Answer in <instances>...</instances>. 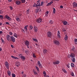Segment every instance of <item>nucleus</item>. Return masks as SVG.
<instances>
[{"mask_svg": "<svg viewBox=\"0 0 77 77\" xmlns=\"http://www.w3.org/2000/svg\"><path fill=\"white\" fill-rule=\"evenodd\" d=\"M11 36L9 35H6V38L7 40L9 42L11 41Z\"/></svg>", "mask_w": 77, "mask_h": 77, "instance_id": "1", "label": "nucleus"}, {"mask_svg": "<svg viewBox=\"0 0 77 77\" xmlns=\"http://www.w3.org/2000/svg\"><path fill=\"white\" fill-rule=\"evenodd\" d=\"M53 43L56 45H59L60 44L59 42L57 40H54L53 41Z\"/></svg>", "mask_w": 77, "mask_h": 77, "instance_id": "2", "label": "nucleus"}, {"mask_svg": "<svg viewBox=\"0 0 77 77\" xmlns=\"http://www.w3.org/2000/svg\"><path fill=\"white\" fill-rule=\"evenodd\" d=\"M11 41H12L13 42H15V39L13 36H11Z\"/></svg>", "mask_w": 77, "mask_h": 77, "instance_id": "3", "label": "nucleus"}, {"mask_svg": "<svg viewBox=\"0 0 77 77\" xmlns=\"http://www.w3.org/2000/svg\"><path fill=\"white\" fill-rule=\"evenodd\" d=\"M5 18L9 21H11V18L8 15H6L5 16Z\"/></svg>", "mask_w": 77, "mask_h": 77, "instance_id": "4", "label": "nucleus"}, {"mask_svg": "<svg viewBox=\"0 0 77 77\" xmlns=\"http://www.w3.org/2000/svg\"><path fill=\"white\" fill-rule=\"evenodd\" d=\"M47 34L49 38H50L52 34H51V33L50 32H48L47 33Z\"/></svg>", "mask_w": 77, "mask_h": 77, "instance_id": "5", "label": "nucleus"}, {"mask_svg": "<svg viewBox=\"0 0 77 77\" xmlns=\"http://www.w3.org/2000/svg\"><path fill=\"white\" fill-rule=\"evenodd\" d=\"M36 22L38 23H40L42 22V19L40 18L38 19L37 20Z\"/></svg>", "mask_w": 77, "mask_h": 77, "instance_id": "6", "label": "nucleus"}, {"mask_svg": "<svg viewBox=\"0 0 77 77\" xmlns=\"http://www.w3.org/2000/svg\"><path fill=\"white\" fill-rule=\"evenodd\" d=\"M5 66H6L7 68V69H9V63H8V62L7 61H6L5 62Z\"/></svg>", "mask_w": 77, "mask_h": 77, "instance_id": "7", "label": "nucleus"}, {"mask_svg": "<svg viewBox=\"0 0 77 77\" xmlns=\"http://www.w3.org/2000/svg\"><path fill=\"white\" fill-rule=\"evenodd\" d=\"M39 2V1H38L37 2V4H36V5H37V8H38L39 6H41V5H40V2Z\"/></svg>", "mask_w": 77, "mask_h": 77, "instance_id": "8", "label": "nucleus"}, {"mask_svg": "<svg viewBox=\"0 0 77 77\" xmlns=\"http://www.w3.org/2000/svg\"><path fill=\"white\" fill-rule=\"evenodd\" d=\"M38 65L39 68H42V65L41 64V62L39 61L38 62Z\"/></svg>", "mask_w": 77, "mask_h": 77, "instance_id": "9", "label": "nucleus"}, {"mask_svg": "<svg viewBox=\"0 0 77 77\" xmlns=\"http://www.w3.org/2000/svg\"><path fill=\"white\" fill-rule=\"evenodd\" d=\"M72 5L73 8H75V7H77V4L75 2L73 3Z\"/></svg>", "mask_w": 77, "mask_h": 77, "instance_id": "10", "label": "nucleus"}, {"mask_svg": "<svg viewBox=\"0 0 77 77\" xmlns=\"http://www.w3.org/2000/svg\"><path fill=\"white\" fill-rule=\"evenodd\" d=\"M20 65V63L19 62L17 61L15 63V65L16 66H19Z\"/></svg>", "mask_w": 77, "mask_h": 77, "instance_id": "11", "label": "nucleus"}, {"mask_svg": "<svg viewBox=\"0 0 77 77\" xmlns=\"http://www.w3.org/2000/svg\"><path fill=\"white\" fill-rule=\"evenodd\" d=\"M25 44L27 45V46H28L29 45V44H30V43H29V42L28 41H26L25 42Z\"/></svg>", "mask_w": 77, "mask_h": 77, "instance_id": "12", "label": "nucleus"}, {"mask_svg": "<svg viewBox=\"0 0 77 77\" xmlns=\"http://www.w3.org/2000/svg\"><path fill=\"white\" fill-rule=\"evenodd\" d=\"M16 4L17 5H20L21 4V2L20 1H17L16 2Z\"/></svg>", "mask_w": 77, "mask_h": 77, "instance_id": "13", "label": "nucleus"}, {"mask_svg": "<svg viewBox=\"0 0 77 77\" xmlns=\"http://www.w3.org/2000/svg\"><path fill=\"white\" fill-rule=\"evenodd\" d=\"M60 63V62H59V61L57 60L55 62H54L53 63L54 65H56V64H59Z\"/></svg>", "mask_w": 77, "mask_h": 77, "instance_id": "14", "label": "nucleus"}, {"mask_svg": "<svg viewBox=\"0 0 77 77\" xmlns=\"http://www.w3.org/2000/svg\"><path fill=\"white\" fill-rule=\"evenodd\" d=\"M34 29L35 32H37L38 31V28H37V27H36V26H34Z\"/></svg>", "mask_w": 77, "mask_h": 77, "instance_id": "15", "label": "nucleus"}, {"mask_svg": "<svg viewBox=\"0 0 77 77\" xmlns=\"http://www.w3.org/2000/svg\"><path fill=\"white\" fill-rule=\"evenodd\" d=\"M70 56L71 57H72V58L73 57H75V54H74L72 53L70 54Z\"/></svg>", "mask_w": 77, "mask_h": 77, "instance_id": "16", "label": "nucleus"}, {"mask_svg": "<svg viewBox=\"0 0 77 77\" xmlns=\"http://www.w3.org/2000/svg\"><path fill=\"white\" fill-rule=\"evenodd\" d=\"M11 57L13 58V59H18V58L16 57H15L14 56L11 55Z\"/></svg>", "mask_w": 77, "mask_h": 77, "instance_id": "17", "label": "nucleus"}, {"mask_svg": "<svg viewBox=\"0 0 77 77\" xmlns=\"http://www.w3.org/2000/svg\"><path fill=\"white\" fill-rule=\"evenodd\" d=\"M63 24L64 26H66V24H68V22L66 21H63Z\"/></svg>", "mask_w": 77, "mask_h": 77, "instance_id": "18", "label": "nucleus"}, {"mask_svg": "<svg viewBox=\"0 0 77 77\" xmlns=\"http://www.w3.org/2000/svg\"><path fill=\"white\" fill-rule=\"evenodd\" d=\"M52 3H53L52 2H50L47 4L46 6H50V5H51L52 4Z\"/></svg>", "mask_w": 77, "mask_h": 77, "instance_id": "19", "label": "nucleus"}, {"mask_svg": "<svg viewBox=\"0 0 77 77\" xmlns=\"http://www.w3.org/2000/svg\"><path fill=\"white\" fill-rule=\"evenodd\" d=\"M7 73L9 76H11V72L9 70H8L7 71Z\"/></svg>", "mask_w": 77, "mask_h": 77, "instance_id": "20", "label": "nucleus"}, {"mask_svg": "<svg viewBox=\"0 0 77 77\" xmlns=\"http://www.w3.org/2000/svg\"><path fill=\"white\" fill-rule=\"evenodd\" d=\"M68 36L67 35H66V36L64 37V40L65 41H67V39H68Z\"/></svg>", "mask_w": 77, "mask_h": 77, "instance_id": "21", "label": "nucleus"}, {"mask_svg": "<svg viewBox=\"0 0 77 77\" xmlns=\"http://www.w3.org/2000/svg\"><path fill=\"white\" fill-rule=\"evenodd\" d=\"M43 53H45V54H47V50L46 49H44L43 50Z\"/></svg>", "mask_w": 77, "mask_h": 77, "instance_id": "22", "label": "nucleus"}, {"mask_svg": "<svg viewBox=\"0 0 77 77\" xmlns=\"http://www.w3.org/2000/svg\"><path fill=\"white\" fill-rule=\"evenodd\" d=\"M27 27H28V25L24 27V29H25L26 31V32H27Z\"/></svg>", "mask_w": 77, "mask_h": 77, "instance_id": "23", "label": "nucleus"}, {"mask_svg": "<svg viewBox=\"0 0 77 77\" xmlns=\"http://www.w3.org/2000/svg\"><path fill=\"white\" fill-rule=\"evenodd\" d=\"M44 74V75L45 77L47 75V74L46 73V72L45 71H44L43 72Z\"/></svg>", "mask_w": 77, "mask_h": 77, "instance_id": "24", "label": "nucleus"}, {"mask_svg": "<svg viewBox=\"0 0 77 77\" xmlns=\"http://www.w3.org/2000/svg\"><path fill=\"white\" fill-rule=\"evenodd\" d=\"M32 71H33V72H34V74L35 75H36V74H37V72H36V71H35V70L33 69L32 70Z\"/></svg>", "mask_w": 77, "mask_h": 77, "instance_id": "25", "label": "nucleus"}, {"mask_svg": "<svg viewBox=\"0 0 77 77\" xmlns=\"http://www.w3.org/2000/svg\"><path fill=\"white\" fill-rule=\"evenodd\" d=\"M75 44V45H77V39L75 38L74 39Z\"/></svg>", "mask_w": 77, "mask_h": 77, "instance_id": "26", "label": "nucleus"}, {"mask_svg": "<svg viewBox=\"0 0 77 77\" xmlns=\"http://www.w3.org/2000/svg\"><path fill=\"white\" fill-rule=\"evenodd\" d=\"M71 66L72 68H74V64L72 63H71Z\"/></svg>", "mask_w": 77, "mask_h": 77, "instance_id": "27", "label": "nucleus"}, {"mask_svg": "<svg viewBox=\"0 0 77 77\" xmlns=\"http://www.w3.org/2000/svg\"><path fill=\"white\" fill-rule=\"evenodd\" d=\"M32 40L34 41H35V42H38V41L36 39L33 38H32Z\"/></svg>", "mask_w": 77, "mask_h": 77, "instance_id": "28", "label": "nucleus"}, {"mask_svg": "<svg viewBox=\"0 0 77 77\" xmlns=\"http://www.w3.org/2000/svg\"><path fill=\"white\" fill-rule=\"evenodd\" d=\"M62 71L64 72V73H67V71L64 69H62Z\"/></svg>", "mask_w": 77, "mask_h": 77, "instance_id": "29", "label": "nucleus"}, {"mask_svg": "<svg viewBox=\"0 0 77 77\" xmlns=\"http://www.w3.org/2000/svg\"><path fill=\"white\" fill-rule=\"evenodd\" d=\"M48 13H49L48 11H47L45 13V16L46 17H47L48 16Z\"/></svg>", "mask_w": 77, "mask_h": 77, "instance_id": "30", "label": "nucleus"}, {"mask_svg": "<svg viewBox=\"0 0 77 77\" xmlns=\"http://www.w3.org/2000/svg\"><path fill=\"white\" fill-rule=\"evenodd\" d=\"M49 23L50 24H53V21L52 20H50L49 21Z\"/></svg>", "mask_w": 77, "mask_h": 77, "instance_id": "31", "label": "nucleus"}, {"mask_svg": "<svg viewBox=\"0 0 77 77\" xmlns=\"http://www.w3.org/2000/svg\"><path fill=\"white\" fill-rule=\"evenodd\" d=\"M55 13H56V9L54 8H53V13L55 14Z\"/></svg>", "mask_w": 77, "mask_h": 77, "instance_id": "32", "label": "nucleus"}, {"mask_svg": "<svg viewBox=\"0 0 77 77\" xmlns=\"http://www.w3.org/2000/svg\"><path fill=\"white\" fill-rule=\"evenodd\" d=\"M35 13H38L39 12V9H37L35 11Z\"/></svg>", "mask_w": 77, "mask_h": 77, "instance_id": "33", "label": "nucleus"}, {"mask_svg": "<svg viewBox=\"0 0 77 77\" xmlns=\"http://www.w3.org/2000/svg\"><path fill=\"white\" fill-rule=\"evenodd\" d=\"M21 57V59H23V60H25V59L26 58H25V57H24L23 56H22Z\"/></svg>", "mask_w": 77, "mask_h": 77, "instance_id": "34", "label": "nucleus"}, {"mask_svg": "<svg viewBox=\"0 0 77 77\" xmlns=\"http://www.w3.org/2000/svg\"><path fill=\"white\" fill-rule=\"evenodd\" d=\"M75 58H73L72 59V62H75Z\"/></svg>", "mask_w": 77, "mask_h": 77, "instance_id": "35", "label": "nucleus"}, {"mask_svg": "<svg viewBox=\"0 0 77 77\" xmlns=\"http://www.w3.org/2000/svg\"><path fill=\"white\" fill-rule=\"evenodd\" d=\"M14 37H15L16 38H17V34L16 33H14Z\"/></svg>", "mask_w": 77, "mask_h": 77, "instance_id": "36", "label": "nucleus"}, {"mask_svg": "<svg viewBox=\"0 0 77 77\" xmlns=\"http://www.w3.org/2000/svg\"><path fill=\"white\" fill-rule=\"evenodd\" d=\"M0 18L1 20H3V15H0Z\"/></svg>", "mask_w": 77, "mask_h": 77, "instance_id": "37", "label": "nucleus"}, {"mask_svg": "<svg viewBox=\"0 0 77 77\" xmlns=\"http://www.w3.org/2000/svg\"><path fill=\"white\" fill-rule=\"evenodd\" d=\"M11 75L12 77H15V76H16L15 74L14 73H12Z\"/></svg>", "mask_w": 77, "mask_h": 77, "instance_id": "38", "label": "nucleus"}, {"mask_svg": "<svg viewBox=\"0 0 77 77\" xmlns=\"http://www.w3.org/2000/svg\"><path fill=\"white\" fill-rule=\"evenodd\" d=\"M71 75L72 76H73V77H75V75L74 74V72H71Z\"/></svg>", "mask_w": 77, "mask_h": 77, "instance_id": "39", "label": "nucleus"}, {"mask_svg": "<svg viewBox=\"0 0 77 77\" xmlns=\"http://www.w3.org/2000/svg\"><path fill=\"white\" fill-rule=\"evenodd\" d=\"M33 7H36L37 8V5H36V4L35 3H34L33 5Z\"/></svg>", "mask_w": 77, "mask_h": 77, "instance_id": "40", "label": "nucleus"}, {"mask_svg": "<svg viewBox=\"0 0 77 77\" xmlns=\"http://www.w3.org/2000/svg\"><path fill=\"white\" fill-rule=\"evenodd\" d=\"M16 20L17 21H18V22H19V21H20V18H19L17 17L16 19Z\"/></svg>", "mask_w": 77, "mask_h": 77, "instance_id": "41", "label": "nucleus"}, {"mask_svg": "<svg viewBox=\"0 0 77 77\" xmlns=\"http://www.w3.org/2000/svg\"><path fill=\"white\" fill-rule=\"evenodd\" d=\"M21 1L23 3H24V2H26V0H21Z\"/></svg>", "mask_w": 77, "mask_h": 77, "instance_id": "42", "label": "nucleus"}, {"mask_svg": "<svg viewBox=\"0 0 77 77\" xmlns=\"http://www.w3.org/2000/svg\"><path fill=\"white\" fill-rule=\"evenodd\" d=\"M35 67L36 69H37V71H39V68L36 66H35Z\"/></svg>", "mask_w": 77, "mask_h": 77, "instance_id": "43", "label": "nucleus"}, {"mask_svg": "<svg viewBox=\"0 0 77 77\" xmlns=\"http://www.w3.org/2000/svg\"><path fill=\"white\" fill-rule=\"evenodd\" d=\"M72 50L73 51H75V49L74 47H73L72 49Z\"/></svg>", "mask_w": 77, "mask_h": 77, "instance_id": "44", "label": "nucleus"}, {"mask_svg": "<svg viewBox=\"0 0 77 77\" xmlns=\"http://www.w3.org/2000/svg\"><path fill=\"white\" fill-rule=\"evenodd\" d=\"M1 39L2 41V43H5V41H4V40H3V39H2V38H1Z\"/></svg>", "mask_w": 77, "mask_h": 77, "instance_id": "45", "label": "nucleus"}, {"mask_svg": "<svg viewBox=\"0 0 77 77\" xmlns=\"http://www.w3.org/2000/svg\"><path fill=\"white\" fill-rule=\"evenodd\" d=\"M44 3V2H41V4L40 5V6H42L43 5V4Z\"/></svg>", "mask_w": 77, "mask_h": 77, "instance_id": "46", "label": "nucleus"}, {"mask_svg": "<svg viewBox=\"0 0 77 77\" xmlns=\"http://www.w3.org/2000/svg\"><path fill=\"white\" fill-rule=\"evenodd\" d=\"M32 56H33V57H35H35H36V56H35V54H33Z\"/></svg>", "mask_w": 77, "mask_h": 77, "instance_id": "47", "label": "nucleus"}, {"mask_svg": "<svg viewBox=\"0 0 77 77\" xmlns=\"http://www.w3.org/2000/svg\"><path fill=\"white\" fill-rule=\"evenodd\" d=\"M22 77H26V74H23V75H22Z\"/></svg>", "mask_w": 77, "mask_h": 77, "instance_id": "48", "label": "nucleus"}, {"mask_svg": "<svg viewBox=\"0 0 77 77\" xmlns=\"http://www.w3.org/2000/svg\"><path fill=\"white\" fill-rule=\"evenodd\" d=\"M67 66L68 67V68H69V67H70L69 66V64H68L67 65Z\"/></svg>", "mask_w": 77, "mask_h": 77, "instance_id": "49", "label": "nucleus"}, {"mask_svg": "<svg viewBox=\"0 0 77 77\" xmlns=\"http://www.w3.org/2000/svg\"><path fill=\"white\" fill-rule=\"evenodd\" d=\"M29 9H28L27 10L26 13L27 14H29Z\"/></svg>", "mask_w": 77, "mask_h": 77, "instance_id": "50", "label": "nucleus"}, {"mask_svg": "<svg viewBox=\"0 0 77 77\" xmlns=\"http://www.w3.org/2000/svg\"><path fill=\"white\" fill-rule=\"evenodd\" d=\"M30 28L31 30H32L33 29V26H30Z\"/></svg>", "mask_w": 77, "mask_h": 77, "instance_id": "51", "label": "nucleus"}, {"mask_svg": "<svg viewBox=\"0 0 77 77\" xmlns=\"http://www.w3.org/2000/svg\"><path fill=\"white\" fill-rule=\"evenodd\" d=\"M57 36L58 38H60V35H57Z\"/></svg>", "mask_w": 77, "mask_h": 77, "instance_id": "52", "label": "nucleus"}, {"mask_svg": "<svg viewBox=\"0 0 77 77\" xmlns=\"http://www.w3.org/2000/svg\"><path fill=\"white\" fill-rule=\"evenodd\" d=\"M9 33L10 35H12V33L11 32H9Z\"/></svg>", "mask_w": 77, "mask_h": 77, "instance_id": "53", "label": "nucleus"}, {"mask_svg": "<svg viewBox=\"0 0 77 77\" xmlns=\"http://www.w3.org/2000/svg\"><path fill=\"white\" fill-rule=\"evenodd\" d=\"M57 35H60V31H58Z\"/></svg>", "mask_w": 77, "mask_h": 77, "instance_id": "54", "label": "nucleus"}, {"mask_svg": "<svg viewBox=\"0 0 77 77\" xmlns=\"http://www.w3.org/2000/svg\"><path fill=\"white\" fill-rule=\"evenodd\" d=\"M2 51V48L0 47V51Z\"/></svg>", "mask_w": 77, "mask_h": 77, "instance_id": "55", "label": "nucleus"}, {"mask_svg": "<svg viewBox=\"0 0 77 77\" xmlns=\"http://www.w3.org/2000/svg\"><path fill=\"white\" fill-rule=\"evenodd\" d=\"M10 8L11 10H12L13 9V8H12V7H10Z\"/></svg>", "mask_w": 77, "mask_h": 77, "instance_id": "56", "label": "nucleus"}, {"mask_svg": "<svg viewBox=\"0 0 77 77\" xmlns=\"http://www.w3.org/2000/svg\"><path fill=\"white\" fill-rule=\"evenodd\" d=\"M6 24H8V25H9V23L8 22H6Z\"/></svg>", "mask_w": 77, "mask_h": 77, "instance_id": "57", "label": "nucleus"}, {"mask_svg": "<svg viewBox=\"0 0 77 77\" xmlns=\"http://www.w3.org/2000/svg\"><path fill=\"white\" fill-rule=\"evenodd\" d=\"M11 47H12V48H14V45H11Z\"/></svg>", "mask_w": 77, "mask_h": 77, "instance_id": "58", "label": "nucleus"}, {"mask_svg": "<svg viewBox=\"0 0 77 77\" xmlns=\"http://www.w3.org/2000/svg\"><path fill=\"white\" fill-rule=\"evenodd\" d=\"M8 2H12V0H8Z\"/></svg>", "mask_w": 77, "mask_h": 77, "instance_id": "59", "label": "nucleus"}, {"mask_svg": "<svg viewBox=\"0 0 77 77\" xmlns=\"http://www.w3.org/2000/svg\"><path fill=\"white\" fill-rule=\"evenodd\" d=\"M35 45H36V46H37V47L39 46V45H38L37 44H35Z\"/></svg>", "mask_w": 77, "mask_h": 77, "instance_id": "60", "label": "nucleus"}, {"mask_svg": "<svg viewBox=\"0 0 77 77\" xmlns=\"http://www.w3.org/2000/svg\"><path fill=\"white\" fill-rule=\"evenodd\" d=\"M60 8H63V6H62V5L60 6Z\"/></svg>", "mask_w": 77, "mask_h": 77, "instance_id": "61", "label": "nucleus"}, {"mask_svg": "<svg viewBox=\"0 0 77 77\" xmlns=\"http://www.w3.org/2000/svg\"><path fill=\"white\" fill-rule=\"evenodd\" d=\"M2 12H3L2 11V10H0V14H2Z\"/></svg>", "mask_w": 77, "mask_h": 77, "instance_id": "62", "label": "nucleus"}, {"mask_svg": "<svg viewBox=\"0 0 77 77\" xmlns=\"http://www.w3.org/2000/svg\"><path fill=\"white\" fill-rule=\"evenodd\" d=\"M3 32L2 31H0V34H1V33H2Z\"/></svg>", "mask_w": 77, "mask_h": 77, "instance_id": "63", "label": "nucleus"}, {"mask_svg": "<svg viewBox=\"0 0 77 77\" xmlns=\"http://www.w3.org/2000/svg\"><path fill=\"white\" fill-rule=\"evenodd\" d=\"M46 77H50V76H48V75H47V76Z\"/></svg>", "mask_w": 77, "mask_h": 77, "instance_id": "64", "label": "nucleus"}]
</instances>
